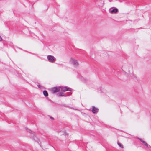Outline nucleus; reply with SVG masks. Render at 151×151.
Returning a JSON list of instances; mask_svg holds the SVG:
<instances>
[{
	"mask_svg": "<svg viewBox=\"0 0 151 151\" xmlns=\"http://www.w3.org/2000/svg\"><path fill=\"white\" fill-rule=\"evenodd\" d=\"M118 11V10L117 8H115L111 11V13H116Z\"/></svg>",
	"mask_w": 151,
	"mask_h": 151,
	"instance_id": "nucleus-8",
	"label": "nucleus"
},
{
	"mask_svg": "<svg viewBox=\"0 0 151 151\" xmlns=\"http://www.w3.org/2000/svg\"><path fill=\"white\" fill-rule=\"evenodd\" d=\"M118 145L119 146L121 147V148H123V145H122V144H121V143H120L119 142H118Z\"/></svg>",
	"mask_w": 151,
	"mask_h": 151,
	"instance_id": "nucleus-11",
	"label": "nucleus"
},
{
	"mask_svg": "<svg viewBox=\"0 0 151 151\" xmlns=\"http://www.w3.org/2000/svg\"><path fill=\"white\" fill-rule=\"evenodd\" d=\"M59 96H65V94L63 92H60L59 93Z\"/></svg>",
	"mask_w": 151,
	"mask_h": 151,
	"instance_id": "nucleus-10",
	"label": "nucleus"
},
{
	"mask_svg": "<svg viewBox=\"0 0 151 151\" xmlns=\"http://www.w3.org/2000/svg\"><path fill=\"white\" fill-rule=\"evenodd\" d=\"M138 139L146 147L151 148V146L148 144L145 141H143L142 139L139 138Z\"/></svg>",
	"mask_w": 151,
	"mask_h": 151,
	"instance_id": "nucleus-6",
	"label": "nucleus"
},
{
	"mask_svg": "<svg viewBox=\"0 0 151 151\" xmlns=\"http://www.w3.org/2000/svg\"><path fill=\"white\" fill-rule=\"evenodd\" d=\"M26 130L27 132L32 133L34 135L33 136V139L35 141L37 142L38 144H39V145H40V144L39 143V142H40V141L38 140V139L37 137H36L35 136V133L31 131L29 129H27Z\"/></svg>",
	"mask_w": 151,
	"mask_h": 151,
	"instance_id": "nucleus-2",
	"label": "nucleus"
},
{
	"mask_svg": "<svg viewBox=\"0 0 151 151\" xmlns=\"http://www.w3.org/2000/svg\"><path fill=\"white\" fill-rule=\"evenodd\" d=\"M47 58L49 61L51 63L54 62L56 60L54 56L51 55H48L47 56Z\"/></svg>",
	"mask_w": 151,
	"mask_h": 151,
	"instance_id": "nucleus-4",
	"label": "nucleus"
},
{
	"mask_svg": "<svg viewBox=\"0 0 151 151\" xmlns=\"http://www.w3.org/2000/svg\"><path fill=\"white\" fill-rule=\"evenodd\" d=\"M37 86L39 88H40V85H37Z\"/></svg>",
	"mask_w": 151,
	"mask_h": 151,
	"instance_id": "nucleus-12",
	"label": "nucleus"
},
{
	"mask_svg": "<svg viewBox=\"0 0 151 151\" xmlns=\"http://www.w3.org/2000/svg\"><path fill=\"white\" fill-rule=\"evenodd\" d=\"M43 93L44 95L46 97L48 96V93L47 91L46 90H44L43 91Z\"/></svg>",
	"mask_w": 151,
	"mask_h": 151,
	"instance_id": "nucleus-9",
	"label": "nucleus"
},
{
	"mask_svg": "<svg viewBox=\"0 0 151 151\" xmlns=\"http://www.w3.org/2000/svg\"><path fill=\"white\" fill-rule=\"evenodd\" d=\"M50 118H51V119H53H53H54V118H53V117H50Z\"/></svg>",
	"mask_w": 151,
	"mask_h": 151,
	"instance_id": "nucleus-14",
	"label": "nucleus"
},
{
	"mask_svg": "<svg viewBox=\"0 0 151 151\" xmlns=\"http://www.w3.org/2000/svg\"><path fill=\"white\" fill-rule=\"evenodd\" d=\"M70 62L75 67H77L78 65V63L77 60L73 58H71L70 60Z\"/></svg>",
	"mask_w": 151,
	"mask_h": 151,
	"instance_id": "nucleus-3",
	"label": "nucleus"
},
{
	"mask_svg": "<svg viewBox=\"0 0 151 151\" xmlns=\"http://www.w3.org/2000/svg\"><path fill=\"white\" fill-rule=\"evenodd\" d=\"M2 39L1 37L0 36V41L2 40Z\"/></svg>",
	"mask_w": 151,
	"mask_h": 151,
	"instance_id": "nucleus-13",
	"label": "nucleus"
},
{
	"mask_svg": "<svg viewBox=\"0 0 151 151\" xmlns=\"http://www.w3.org/2000/svg\"><path fill=\"white\" fill-rule=\"evenodd\" d=\"M59 88H60V91L65 92L67 91H72V89L69 88L67 86H59Z\"/></svg>",
	"mask_w": 151,
	"mask_h": 151,
	"instance_id": "nucleus-1",
	"label": "nucleus"
},
{
	"mask_svg": "<svg viewBox=\"0 0 151 151\" xmlns=\"http://www.w3.org/2000/svg\"><path fill=\"white\" fill-rule=\"evenodd\" d=\"M98 110L99 109L97 108H96L94 106H92V111L93 113H97L98 111Z\"/></svg>",
	"mask_w": 151,
	"mask_h": 151,
	"instance_id": "nucleus-7",
	"label": "nucleus"
},
{
	"mask_svg": "<svg viewBox=\"0 0 151 151\" xmlns=\"http://www.w3.org/2000/svg\"><path fill=\"white\" fill-rule=\"evenodd\" d=\"M60 88L59 87H55L51 88V91L52 93H54L59 92Z\"/></svg>",
	"mask_w": 151,
	"mask_h": 151,
	"instance_id": "nucleus-5",
	"label": "nucleus"
}]
</instances>
